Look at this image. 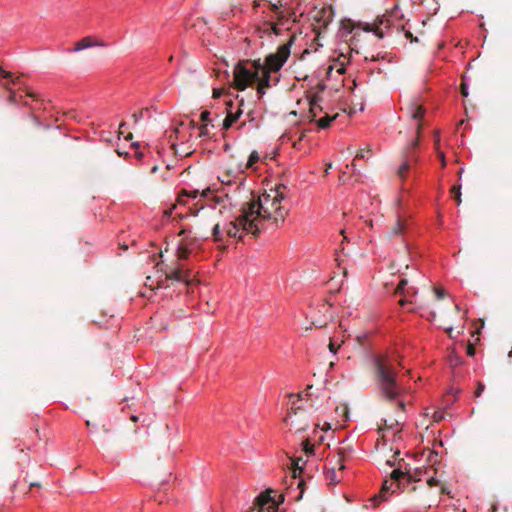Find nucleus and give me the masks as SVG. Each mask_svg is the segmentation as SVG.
Returning a JSON list of instances; mask_svg holds the SVG:
<instances>
[{
  "instance_id": "obj_1",
  "label": "nucleus",
  "mask_w": 512,
  "mask_h": 512,
  "mask_svg": "<svg viewBox=\"0 0 512 512\" xmlns=\"http://www.w3.org/2000/svg\"><path fill=\"white\" fill-rule=\"evenodd\" d=\"M283 189L285 185H278L274 196L265 192L258 199L243 204L254 222L260 224L262 232L276 230L284 223L288 210L280 204L285 198Z\"/></svg>"
},
{
  "instance_id": "obj_2",
  "label": "nucleus",
  "mask_w": 512,
  "mask_h": 512,
  "mask_svg": "<svg viewBox=\"0 0 512 512\" xmlns=\"http://www.w3.org/2000/svg\"><path fill=\"white\" fill-rule=\"evenodd\" d=\"M374 380L377 392L389 403H396L397 408L406 411V403L401 399L403 389L397 380V372L385 355H375L372 358Z\"/></svg>"
},
{
  "instance_id": "obj_3",
  "label": "nucleus",
  "mask_w": 512,
  "mask_h": 512,
  "mask_svg": "<svg viewBox=\"0 0 512 512\" xmlns=\"http://www.w3.org/2000/svg\"><path fill=\"white\" fill-rule=\"evenodd\" d=\"M403 20L404 14L401 12L399 4L396 3L391 10H387L386 13L378 16L373 24L367 23L364 30L373 32L378 38H383L389 34L391 28H396L398 32H403L411 43H417L418 38L413 36L409 21L403 23Z\"/></svg>"
},
{
  "instance_id": "obj_4",
  "label": "nucleus",
  "mask_w": 512,
  "mask_h": 512,
  "mask_svg": "<svg viewBox=\"0 0 512 512\" xmlns=\"http://www.w3.org/2000/svg\"><path fill=\"white\" fill-rule=\"evenodd\" d=\"M390 477L392 480L390 485H388V480H385L381 490L368 500L369 505H366V507H370L372 509L380 507L383 502L388 500L389 490L392 486H395L401 491H406V489H408L415 480V476L412 475V468L410 464L407 463L404 458L399 457L397 467L391 472Z\"/></svg>"
},
{
  "instance_id": "obj_5",
  "label": "nucleus",
  "mask_w": 512,
  "mask_h": 512,
  "mask_svg": "<svg viewBox=\"0 0 512 512\" xmlns=\"http://www.w3.org/2000/svg\"><path fill=\"white\" fill-rule=\"evenodd\" d=\"M224 232L228 238H237L239 241L245 242V237L248 235L252 239H256L262 233V227L258 222H254L243 205L240 215L225 226Z\"/></svg>"
},
{
  "instance_id": "obj_6",
  "label": "nucleus",
  "mask_w": 512,
  "mask_h": 512,
  "mask_svg": "<svg viewBox=\"0 0 512 512\" xmlns=\"http://www.w3.org/2000/svg\"><path fill=\"white\" fill-rule=\"evenodd\" d=\"M0 86L9 93L7 101L10 104L20 103L24 96L31 98L36 103L42 102L39 94L33 92L29 87H22L20 77H14L12 72L6 71L2 66H0Z\"/></svg>"
},
{
  "instance_id": "obj_7",
  "label": "nucleus",
  "mask_w": 512,
  "mask_h": 512,
  "mask_svg": "<svg viewBox=\"0 0 512 512\" xmlns=\"http://www.w3.org/2000/svg\"><path fill=\"white\" fill-rule=\"evenodd\" d=\"M156 266L165 274V278L157 282V288L167 287L169 281H176L185 287L192 280V271L185 268L181 263L175 262L173 265H163V263L157 262Z\"/></svg>"
},
{
  "instance_id": "obj_8",
  "label": "nucleus",
  "mask_w": 512,
  "mask_h": 512,
  "mask_svg": "<svg viewBox=\"0 0 512 512\" xmlns=\"http://www.w3.org/2000/svg\"><path fill=\"white\" fill-rule=\"evenodd\" d=\"M178 236L181 237L176 250L178 260L187 259L193 251L200 247L201 241L208 239V237L192 236V230L189 227L182 228Z\"/></svg>"
},
{
  "instance_id": "obj_9",
  "label": "nucleus",
  "mask_w": 512,
  "mask_h": 512,
  "mask_svg": "<svg viewBox=\"0 0 512 512\" xmlns=\"http://www.w3.org/2000/svg\"><path fill=\"white\" fill-rule=\"evenodd\" d=\"M248 61L239 60L233 69L234 83L233 87L238 91H244L252 83L259 79L253 73V70L249 68Z\"/></svg>"
},
{
  "instance_id": "obj_10",
  "label": "nucleus",
  "mask_w": 512,
  "mask_h": 512,
  "mask_svg": "<svg viewBox=\"0 0 512 512\" xmlns=\"http://www.w3.org/2000/svg\"><path fill=\"white\" fill-rule=\"evenodd\" d=\"M294 42V36H290L287 43L280 45L275 53L269 54L265 59L267 69L272 72H278L288 60L291 53V46Z\"/></svg>"
},
{
  "instance_id": "obj_11",
  "label": "nucleus",
  "mask_w": 512,
  "mask_h": 512,
  "mask_svg": "<svg viewBox=\"0 0 512 512\" xmlns=\"http://www.w3.org/2000/svg\"><path fill=\"white\" fill-rule=\"evenodd\" d=\"M419 137L420 136H417L416 138L412 139L403 153L404 160L397 171V175L401 180H405L407 172L420 161L417 152L419 147Z\"/></svg>"
},
{
  "instance_id": "obj_12",
  "label": "nucleus",
  "mask_w": 512,
  "mask_h": 512,
  "mask_svg": "<svg viewBox=\"0 0 512 512\" xmlns=\"http://www.w3.org/2000/svg\"><path fill=\"white\" fill-rule=\"evenodd\" d=\"M271 11L274 13L277 22H274L272 20H264L261 25H259L256 28V33L259 37H263L264 35H280L281 29L278 27V25H284L285 20H287L284 12L276 5V4H270Z\"/></svg>"
},
{
  "instance_id": "obj_13",
  "label": "nucleus",
  "mask_w": 512,
  "mask_h": 512,
  "mask_svg": "<svg viewBox=\"0 0 512 512\" xmlns=\"http://www.w3.org/2000/svg\"><path fill=\"white\" fill-rule=\"evenodd\" d=\"M197 197H200V200H199V202H197L195 204L196 208L195 209L190 208V211L193 215H197V213L205 207V204H200V206H198L202 200H210V199L214 198V190H212L211 187H207V188L203 189L202 191H200L199 189L183 188L178 193V202L186 203L184 198L196 199Z\"/></svg>"
},
{
  "instance_id": "obj_14",
  "label": "nucleus",
  "mask_w": 512,
  "mask_h": 512,
  "mask_svg": "<svg viewBox=\"0 0 512 512\" xmlns=\"http://www.w3.org/2000/svg\"><path fill=\"white\" fill-rule=\"evenodd\" d=\"M272 490L260 493L255 499L253 507L248 512H277L278 503L271 496Z\"/></svg>"
},
{
  "instance_id": "obj_15",
  "label": "nucleus",
  "mask_w": 512,
  "mask_h": 512,
  "mask_svg": "<svg viewBox=\"0 0 512 512\" xmlns=\"http://www.w3.org/2000/svg\"><path fill=\"white\" fill-rule=\"evenodd\" d=\"M396 294L402 295V298L399 300V304L401 306H405L406 304H412V298L417 294V291L414 287L408 286V281L405 278H401L399 283L397 284Z\"/></svg>"
},
{
  "instance_id": "obj_16",
  "label": "nucleus",
  "mask_w": 512,
  "mask_h": 512,
  "mask_svg": "<svg viewBox=\"0 0 512 512\" xmlns=\"http://www.w3.org/2000/svg\"><path fill=\"white\" fill-rule=\"evenodd\" d=\"M245 61H248L247 64L249 68L253 70V73L258 79L264 78L265 85L271 86L270 70L267 69L265 62L262 63L260 59H245Z\"/></svg>"
},
{
  "instance_id": "obj_17",
  "label": "nucleus",
  "mask_w": 512,
  "mask_h": 512,
  "mask_svg": "<svg viewBox=\"0 0 512 512\" xmlns=\"http://www.w3.org/2000/svg\"><path fill=\"white\" fill-rule=\"evenodd\" d=\"M292 466H293V477L299 478L298 486L303 490V474H306L308 469V460H304L303 457H294L292 458Z\"/></svg>"
},
{
  "instance_id": "obj_18",
  "label": "nucleus",
  "mask_w": 512,
  "mask_h": 512,
  "mask_svg": "<svg viewBox=\"0 0 512 512\" xmlns=\"http://www.w3.org/2000/svg\"><path fill=\"white\" fill-rule=\"evenodd\" d=\"M334 16V12L332 7H323L321 8L316 16L315 21L319 23V26L322 28H327V26L332 22Z\"/></svg>"
},
{
  "instance_id": "obj_19",
  "label": "nucleus",
  "mask_w": 512,
  "mask_h": 512,
  "mask_svg": "<svg viewBox=\"0 0 512 512\" xmlns=\"http://www.w3.org/2000/svg\"><path fill=\"white\" fill-rule=\"evenodd\" d=\"M29 116L32 118L34 124L37 126V127H44L48 130H50V138L52 140H57L58 138H61V137H66V135L62 134L61 130H60V127L59 126H56V127H52L51 125L47 124V125H44L41 120L39 119V117L37 115H35L34 113H30Z\"/></svg>"
},
{
  "instance_id": "obj_20",
  "label": "nucleus",
  "mask_w": 512,
  "mask_h": 512,
  "mask_svg": "<svg viewBox=\"0 0 512 512\" xmlns=\"http://www.w3.org/2000/svg\"><path fill=\"white\" fill-rule=\"evenodd\" d=\"M425 113L426 109L422 105L415 104L411 107V117L416 122L415 128L417 136H420L422 129L421 121L424 118Z\"/></svg>"
},
{
  "instance_id": "obj_21",
  "label": "nucleus",
  "mask_w": 512,
  "mask_h": 512,
  "mask_svg": "<svg viewBox=\"0 0 512 512\" xmlns=\"http://www.w3.org/2000/svg\"><path fill=\"white\" fill-rule=\"evenodd\" d=\"M366 62H385V63H397V57L390 52L380 51L375 55H372L369 59L365 57Z\"/></svg>"
},
{
  "instance_id": "obj_22",
  "label": "nucleus",
  "mask_w": 512,
  "mask_h": 512,
  "mask_svg": "<svg viewBox=\"0 0 512 512\" xmlns=\"http://www.w3.org/2000/svg\"><path fill=\"white\" fill-rule=\"evenodd\" d=\"M308 99H309V114H310L311 120H315L318 113L322 111V107L320 105L322 98L318 94H313Z\"/></svg>"
},
{
  "instance_id": "obj_23",
  "label": "nucleus",
  "mask_w": 512,
  "mask_h": 512,
  "mask_svg": "<svg viewBox=\"0 0 512 512\" xmlns=\"http://www.w3.org/2000/svg\"><path fill=\"white\" fill-rule=\"evenodd\" d=\"M242 111L238 109L236 112L228 111L226 117L222 121V130L227 131L239 119Z\"/></svg>"
},
{
  "instance_id": "obj_24",
  "label": "nucleus",
  "mask_w": 512,
  "mask_h": 512,
  "mask_svg": "<svg viewBox=\"0 0 512 512\" xmlns=\"http://www.w3.org/2000/svg\"><path fill=\"white\" fill-rule=\"evenodd\" d=\"M448 363L452 368H456L464 364V359L458 354L455 348H452L448 354Z\"/></svg>"
},
{
  "instance_id": "obj_25",
  "label": "nucleus",
  "mask_w": 512,
  "mask_h": 512,
  "mask_svg": "<svg viewBox=\"0 0 512 512\" xmlns=\"http://www.w3.org/2000/svg\"><path fill=\"white\" fill-rule=\"evenodd\" d=\"M338 114H335L333 116H330L328 114H326L325 116L319 118V119H316L313 120L319 129H327L331 126V123L337 118Z\"/></svg>"
},
{
  "instance_id": "obj_26",
  "label": "nucleus",
  "mask_w": 512,
  "mask_h": 512,
  "mask_svg": "<svg viewBox=\"0 0 512 512\" xmlns=\"http://www.w3.org/2000/svg\"><path fill=\"white\" fill-rule=\"evenodd\" d=\"M95 44L92 41L91 37H84L78 42L75 43L74 51H81L87 48L94 46Z\"/></svg>"
},
{
  "instance_id": "obj_27",
  "label": "nucleus",
  "mask_w": 512,
  "mask_h": 512,
  "mask_svg": "<svg viewBox=\"0 0 512 512\" xmlns=\"http://www.w3.org/2000/svg\"><path fill=\"white\" fill-rule=\"evenodd\" d=\"M406 230V223L400 217H397V220L392 228V235L399 236L404 233Z\"/></svg>"
},
{
  "instance_id": "obj_28",
  "label": "nucleus",
  "mask_w": 512,
  "mask_h": 512,
  "mask_svg": "<svg viewBox=\"0 0 512 512\" xmlns=\"http://www.w3.org/2000/svg\"><path fill=\"white\" fill-rule=\"evenodd\" d=\"M132 118L134 120V124H137L139 122V120H141V119H150L151 118L150 108H143L140 111L133 113Z\"/></svg>"
},
{
  "instance_id": "obj_29",
  "label": "nucleus",
  "mask_w": 512,
  "mask_h": 512,
  "mask_svg": "<svg viewBox=\"0 0 512 512\" xmlns=\"http://www.w3.org/2000/svg\"><path fill=\"white\" fill-rule=\"evenodd\" d=\"M301 445L306 457L315 456V445L311 443L310 439H305Z\"/></svg>"
},
{
  "instance_id": "obj_30",
  "label": "nucleus",
  "mask_w": 512,
  "mask_h": 512,
  "mask_svg": "<svg viewBox=\"0 0 512 512\" xmlns=\"http://www.w3.org/2000/svg\"><path fill=\"white\" fill-rule=\"evenodd\" d=\"M353 453V448L348 446V447H344L342 449L339 450V465H340V469H344L345 466H344V461L346 460V457L347 456H350L351 454Z\"/></svg>"
},
{
  "instance_id": "obj_31",
  "label": "nucleus",
  "mask_w": 512,
  "mask_h": 512,
  "mask_svg": "<svg viewBox=\"0 0 512 512\" xmlns=\"http://www.w3.org/2000/svg\"><path fill=\"white\" fill-rule=\"evenodd\" d=\"M425 473V471L423 470V468H415V469H412V475L415 476V480L413 481V483H416L418 481L421 480V476ZM417 488V486L415 484H411L408 489H406V491L408 492H413L415 491Z\"/></svg>"
},
{
  "instance_id": "obj_32",
  "label": "nucleus",
  "mask_w": 512,
  "mask_h": 512,
  "mask_svg": "<svg viewBox=\"0 0 512 512\" xmlns=\"http://www.w3.org/2000/svg\"><path fill=\"white\" fill-rule=\"evenodd\" d=\"M211 234H212V238H213L214 242L222 243L224 241V234H225V232H222L220 230L219 224H215L213 226Z\"/></svg>"
},
{
  "instance_id": "obj_33",
  "label": "nucleus",
  "mask_w": 512,
  "mask_h": 512,
  "mask_svg": "<svg viewBox=\"0 0 512 512\" xmlns=\"http://www.w3.org/2000/svg\"><path fill=\"white\" fill-rule=\"evenodd\" d=\"M118 245H119V248L123 251H126L129 247H132L135 250V252L138 251V243L135 239H132L129 244L123 238H121L119 236Z\"/></svg>"
},
{
  "instance_id": "obj_34",
  "label": "nucleus",
  "mask_w": 512,
  "mask_h": 512,
  "mask_svg": "<svg viewBox=\"0 0 512 512\" xmlns=\"http://www.w3.org/2000/svg\"><path fill=\"white\" fill-rule=\"evenodd\" d=\"M324 475H325V479L330 483V484H337L340 482V480L337 478V475H336V471L334 468H329V469H326L325 472H324Z\"/></svg>"
},
{
  "instance_id": "obj_35",
  "label": "nucleus",
  "mask_w": 512,
  "mask_h": 512,
  "mask_svg": "<svg viewBox=\"0 0 512 512\" xmlns=\"http://www.w3.org/2000/svg\"><path fill=\"white\" fill-rule=\"evenodd\" d=\"M460 93L463 97H467L469 95V82L466 75H463L461 78Z\"/></svg>"
},
{
  "instance_id": "obj_36",
  "label": "nucleus",
  "mask_w": 512,
  "mask_h": 512,
  "mask_svg": "<svg viewBox=\"0 0 512 512\" xmlns=\"http://www.w3.org/2000/svg\"><path fill=\"white\" fill-rule=\"evenodd\" d=\"M260 160V156L256 150L252 151L248 157L247 167L253 168L254 165Z\"/></svg>"
},
{
  "instance_id": "obj_37",
  "label": "nucleus",
  "mask_w": 512,
  "mask_h": 512,
  "mask_svg": "<svg viewBox=\"0 0 512 512\" xmlns=\"http://www.w3.org/2000/svg\"><path fill=\"white\" fill-rule=\"evenodd\" d=\"M450 192H451V195L454 198V200L457 202V204H460L461 203V186L454 185L451 188Z\"/></svg>"
},
{
  "instance_id": "obj_38",
  "label": "nucleus",
  "mask_w": 512,
  "mask_h": 512,
  "mask_svg": "<svg viewBox=\"0 0 512 512\" xmlns=\"http://www.w3.org/2000/svg\"><path fill=\"white\" fill-rule=\"evenodd\" d=\"M257 82L259 83L257 94L258 98H261L265 94V88H269L270 86L265 85L264 78H260Z\"/></svg>"
},
{
  "instance_id": "obj_39",
  "label": "nucleus",
  "mask_w": 512,
  "mask_h": 512,
  "mask_svg": "<svg viewBox=\"0 0 512 512\" xmlns=\"http://www.w3.org/2000/svg\"><path fill=\"white\" fill-rule=\"evenodd\" d=\"M210 112L208 110H205L201 112L200 114V120L204 123V125L208 126L212 122V119L210 118Z\"/></svg>"
},
{
  "instance_id": "obj_40",
  "label": "nucleus",
  "mask_w": 512,
  "mask_h": 512,
  "mask_svg": "<svg viewBox=\"0 0 512 512\" xmlns=\"http://www.w3.org/2000/svg\"><path fill=\"white\" fill-rule=\"evenodd\" d=\"M461 393V389L459 388H451L448 393L447 397H451V402L454 403L457 400V396Z\"/></svg>"
},
{
  "instance_id": "obj_41",
  "label": "nucleus",
  "mask_w": 512,
  "mask_h": 512,
  "mask_svg": "<svg viewBox=\"0 0 512 512\" xmlns=\"http://www.w3.org/2000/svg\"><path fill=\"white\" fill-rule=\"evenodd\" d=\"M399 456H400V451H396V452L393 454L392 458H391V459H388V460L386 461V464H387L388 466H390V467H395V466L397 467V461H398V457H399Z\"/></svg>"
},
{
  "instance_id": "obj_42",
  "label": "nucleus",
  "mask_w": 512,
  "mask_h": 512,
  "mask_svg": "<svg viewBox=\"0 0 512 512\" xmlns=\"http://www.w3.org/2000/svg\"><path fill=\"white\" fill-rule=\"evenodd\" d=\"M198 129H199L198 137H200V138L209 137V131H208V128L206 125H202V126L198 127Z\"/></svg>"
},
{
  "instance_id": "obj_43",
  "label": "nucleus",
  "mask_w": 512,
  "mask_h": 512,
  "mask_svg": "<svg viewBox=\"0 0 512 512\" xmlns=\"http://www.w3.org/2000/svg\"><path fill=\"white\" fill-rule=\"evenodd\" d=\"M475 353H476V350H475V347L472 343H468L467 346H466V354L469 356V357H474L475 356Z\"/></svg>"
},
{
  "instance_id": "obj_44",
  "label": "nucleus",
  "mask_w": 512,
  "mask_h": 512,
  "mask_svg": "<svg viewBox=\"0 0 512 512\" xmlns=\"http://www.w3.org/2000/svg\"><path fill=\"white\" fill-rule=\"evenodd\" d=\"M434 292H435L436 297H437L438 300L443 299L445 297V294H446L445 290L443 288H441V287H435L434 288Z\"/></svg>"
},
{
  "instance_id": "obj_45",
  "label": "nucleus",
  "mask_w": 512,
  "mask_h": 512,
  "mask_svg": "<svg viewBox=\"0 0 512 512\" xmlns=\"http://www.w3.org/2000/svg\"><path fill=\"white\" fill-rule=\"evenodd\" d=\"M484 389H485V385L482 382L479 381L477 383V387H476V390L474 392L475 397L481 396V394L483 393Z\"/></svg>"
},
{
  "instance_id": "obj_46",
  "label": "nucleus",
  "mask_w": 512,
  "mask_h": 512,
  "mask_svg": "<svg viewBox=\"0 0 512 512\" xmlns=\"http://www.w3.org/2000/svg\"><path fill=\"white\" fill-rule=\"evenodd\" d=\"M368 68H369L371 73H375L376 72L378 74H381V73L384 72V69L382 67H380V66H370Z\"/></svg>"
},
{
  "instance_id": "obj_47",
  "label": "nucleus",
  "mask_w": 512,
  "mask_h": 512,
  "mask_svg": "<svg viewBox=\"0 0 512 512\" xmlns=\"http://www.w3.org/2000/svg\"><path fill=\"white\" fill-rule=\"evenodd\" d=\"M338 348L339 346H335V344L332 341L329 343V350L334 355L336 354Z\"/></svg>"
},
{
  "instance_id": "obj_48",
  "label": "nucleus",
  "mask_w": 512,
  "mask_h": 512,
  "mask_svg": "<svg viewBox=\"0 0 512 512\" xmlns=\"http://www.w3.org/2000/svg\"><path fill=\"white\" fill-rule=\"evenodd\" d=\"M346 72V67L344 66L343 63H341L338 67H337V73L342 75Z\"/></svg>"
},
{
  "instance_id": "obj_49",
  "label": "nucleus",
  "mask_w": 512,
  "mask_h": 512,
  "mask_svg": "<svg viewBox=\"0 0 512 512\" xmlns=\"http://www.w3.org/2000/svg\"><path fill=\"white\" fill-rule=\"evenodd\" d=\"M134 155L138 160H141L144 157V154L140 149L135 150Z\"/></svg>"
},
{
  "instance_id": "obj_50",
  "label": "nucleus",
  "mask_w": 512,
  "mask_h": 512,
  "mask_svg": "<svg viewBox=\"0 0 512 512\" xmlns=\"http://www.w3.org/2000/svg\"><path fill=\"white\" fill-rule=\"evenodd\" d=\"M128 416H129V419H130L131 421L135 422V423H136V422H138V421H139V419H140V417H139L138 415H136L135 413H131V414H129Z\"/></svg>"
},
{
  "instance_id": "obj_51",
  "label": "nucleus",
  "mask_w": 512,
  "mask_h": 512,
  "mask_svg": "<svg viewBox=\"0 0 512 512\" xmlns=\"http://www.w3.org/2000/svg\"><path fill=\"white\" fill-rule=\"evenodd\" d=\"M446 333L448 334V337L453 339L454 336H453V327H448L445 329Z\"/></svg>"
},
{
  "instance_id": "obj_52",
  "label": "nucleus",
  "mask_w": 512,
  "mask_h": 512,
  "mask_svg": "<svg viewBox=\"0 0 512 512\" xmlns=\"http://www.w3.org/2000/svg\"><path fill=\"white\" fill-rule=\"evenodd\" d=\"M317 88H318L319 91H324L325 88H326V85L324 83H322V82H319L317 84Z\"/></svg>"
},
{
  "instance_id": "obj_53",
  "label": "nucleus",
  "mask_w": 512,
  "mask_h": 512,
  "mask_svg": "<svg viewBox=\"0 0 512 512\" xmlns=\"http://www.w3.org/2000/svg\"><path fill=\"white\" fill-rule=\"evenodd\" d=\"M364 157H365V153H364V151H360V152H358V153L356 154L355 160H357V159H362V158H364Z\"/></svg>"
},
{
  "instance_id": "obj_54",
  "label": "nucleus",
  "mask_w": 512,
  "mask_h": 512,
  "mask_svg": "<svg viewBox=\"0 0 512 512\" xmlns=\"http://www.w3.org/2000/svg\"><path fill=\"white\" fill-rule=\"evenodd\" d=\"M346 168H347V169H351V171H352L353 173H355V172H356V168H355V163H354V162H352L350 165H346Z\"/></svg>"
},
{
  "instance_id": "obj_55",
  "label": "nucleus",
  "mask_w": 512,
  "mask_h": 512,
  "mask_svg": "<svg viewBox=\"0 0 512 512\" xmlns=\"http://www.w3.org/2000/svg\"><path fill=\"white\" fill-rule=\"evenodd\" d=\"M126 125H127V124H126L125 122H121V123L119 124V131H118L119 135H120V134H123V130H122V129H123L124 127H126Z\"/></svg>"
},
{
  "instance_id": "obj_56",
  "label": "nucleus",
  "mask_w": 512,
  "mask_h": 512,
  "mask_svg": "<svg viewBox=\"0 0 512 512\" xmlns=\"http://www.w3.org/2000/svg\"><path fill=\"white\" fill-rule=\"evenodd\" d=\"M131 148H134L135 150L140 149V143L139 142H133L131 144Z\"/></svg>"
},
{
  "instance_id": "obj_57",
  "label": "nucleus",
  "mask_w": 512,
  "mask_h": 512,
  "mask_svg": "<svg viewBox=\"0 0 512 512\" xmlns=\"http://www.w3.org/2000/svg\"><path fill=\"white\" fill-rule=\"evenodd\" d=\"M31 432L35 435L36 438H39V430H38V428L31 429Z\"/></svg>"
},
{
  "instance_id": "obj_58",
  "label": "nucleus",
  "mask_w": 512,
  "mask_h": 512,
  "mask_svg": "<svg viewBox=\"0 0 512 512\" xmlns=\"http://www.w3.org/2000/svg\"><path fill=\"white\" fill-rule=\"evenodd\" d=\"M126 409L131 410V406L129 404H125V405L122 406L121 411L122 412H126Z\"/></svg>"
},
{
  "instance_id": "obj_59",
  "label": "nucleus",
  "mask_w": 512,
  "mask_h": 512,
  "mask_svg": "<svg viewBox=\"0 0 512 512\" xmlns=\"http://www.w3.org/2000/svg\"><path fill=\"white\" fill-rule=\"evenodd\" d=\"M490 511L491 512H499V509H498L497 505L494 504V505L491 506Z\"/></svg>"
},
{
  "instance_id": "obj_60",
  "label": "nucleus",
  "mask_w": 512,
  "mask_h": 512,
  "mask_svg": "<svg viewBox=\"0 0 512 512\" xmlns=\"http://www.w3.org/2000/svg\"><path fill=\"white\" fill-rule=\"evenodd\" d=\"M333 69H334V66H333V65H330V66L328 67V70H327V75H328V77H330L331 72L333 71Z\"/></svg>"
},
{
  "instance_id": "obj_61",
  "label": "nucleus",
  "mask_w": 512,
  "mask_h": 512,
  "mask_svg": "<svg viewBox=\"0 0 512 512\" xmlns=\"http://www.w3.org/2000/svg\"><path fill=\"white\" fill-rule=\"evenodd\" d=\"M23 105L27 106V107H30L31 109H35L36 108L35 106H33L32 104L28 103L27 101L23 102Z\"/></svg>"
},
{
  "instance_id": "obj_62",
  "label": "nucleus",
  "mask_w": 512,
  "mask_h": 512,
  "mask_svg": "<svg viewBox=\"0 0 512 512\" xmlns=\"http://www.w3.org/2000/svg\"><path fill=\"white\" fill-rule=\"evenodd\" d=\"M157 256H162V254L161 253H153V255L151 257L155 261Z\"/></svg>"
},
{
  "instance_id": "obj_63",
  "label": "nucleus",
  "mask_w": 512,
  "mask_h": 512,
  "mask_svg": "<svg viewBox=\"0 0 512 512\" xmlns=\"http://www.w3.org/2000/svg\"><path fill=\"white\" fill-rule=\"evenodd\" d=\"M29 486H30V487H39L40 485H39L38 483H36V482H31V483L29 484Z\"/></svg>"
},
{
  "instance_id": "obj_64",
  "label": "nucleus",
  "mask_w": 512,
  "mask_h": 512,
  "mask_svg": "<svg viewBox=\"0 0 512 512\" xmlns=\"http://www.w3.org/2000/svg\"><path fill=\"white\" fill-rule=\"evenodd\" d=\"M132 138H133L132 133H128V135L126 136V140H131Z\"/></svg>"
}]
</instances>
